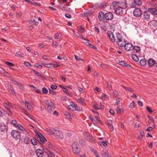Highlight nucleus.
Wrapping results in <instances>:
<instances>
[{"label":"nucleus","instance_id":"3c124183","mask_svg":"<svg viewBox=\"0 0 157 157\" xmlns=\"http://www.w3.org/2000/svg\"><path fill=\"white\" fill-rule=\"evenodd\" d=\"M32 143L34 145L37 144V142L34 139H32L31 140Z\"/></svg>","mask_w":157,"mask_h":157},{"label":"nucleus","instance_id":"6ab92c4d","mask_svg":"<svg viewBox=\"0 0 157 157\" xmlns=\"http://www.w3.org/2000/svg\"><path fill=\"white\" fill-rule=\"evenodd\" d=\"M119 6L121 7L122 8L125 9L127 7V2L125 1H124V2H119Z\"/></svg>","mask_w":157,"mask_h":157},{"label":"nucleus","instance_id":"ddd939ff","mask_svg":"<svg viewBox=\"0 0 157 157\" xmlns=\"http://www.w3.org/2000/svg\"><path fill=\"white\" fill-rule=\"evenodd\" d=\"M104 17L106 20H111L113 18V15L111 12H108L104 15Z\"/></svg>","mask_w":157,"mask_h":157},{"label":"nucleus","instance_id":"a211bd4d","mask_svg":"<svg viewBox=\"0 0 157 157\" xmlns=\"http://www.w3.org/2000/svg\"><path fill=\"white\" fill-rule=\"evenodd\" d=\"M41 63L43 65L47 68H52V65H51V63H49L47 62L42 61H41Z\"/></svg>","mask_w":157,"mask_h":157},{"label":"nucleus","instance_id":"0e129e2a","mask_svg":"<svg viewBox=\"0 0 157 157\" xmlns=\"http://www.w3.org/2000/svg\"><path fill=\"white\" fill-rule=\"evenodd\" d=\"M117 111L118 113H121L123 111V110L122 109L118 107L117 109Z\"/></svg>","mask_w":157,"mask_h":157},{"label":"nucleus","instance_id":"ea45409f","mask_svg":"<svg viewBox=\"0 0 157 157\" xmlns=\"http://www.w3.org/2000/svg\"><path fill=\"white\" fill-rule=\"evenodd\" d=\"M134 49L137 52H138L140 51V48L138 46H135L134 47Z\"/></svg>","mask_w":157,"mask_h":157},{"label":"nucleus","instance_id":"09e8293b","mask_svg":"<svg viewBox=\"0 0 157 157\" xmlns=\"http://www.w3.org/2000/svg\"><path fill=\"white\" fill-rule=\"evenodd\" d=\"M48 145L50 148H51L54 151V149L55 148L54 146L50 143H48Z\"/></svg>","mask_w":157,"mask_h":157},{"label":"nucleus","instance_id":"1a4fd4ad","mask_svg":"<svg viewBox=\"0 0 157 157\" xmlns=\"http://www.w3.org/2000/svg\"><path fill=\"white\" fill-rule=\"evenodd\" d=\"M124 9L121 7L119 6L115 10V11L117 14L122 15L123 13Z\"/></svg>","mask_w":157,"mask_h":157},{"label":"nucleus","instance_id":"e2e57ef3","mask_svg":"<svg viewBox=\"0 0 157 157\" xmlns=\"http://www.w3.org/2000/svg\"><path fill=\"white\" fill-rule=\"evenodd\" d=\"M51 65H52V67H57L59 66V65L58 64L56 63H51Z\"/></svg>","mask_w":157,"mask_h":157},{"label":"nucleus","instance_id":"bb28decb","mask_svg":"<svg viewBox=\"0 0 157 157\" xmlns=\"http://www.w3.org/2000/svg\"><path fill=\"white\" fill-rule=\"evenodd\" d=\"M32 71L37 76L40 78L42 77H43L41 74L38 71L34 69H32Z\"/></svg>","mask_w":157,"mask_h":157},{"label":"nucleus","instance_id":"cd10ccee","mask_svg":"<svg viewBox=\"0 0 157 157\" xmlns=\"http://www.w3.org/2000/svg\"><path fill=\"white\" fill-rule=\"evenodd\" d=\"M118 64L120 65L128 67V66H129L128 64L126 63L124 61H119L118 62Z\"/></svg>","mask_w":157,"mask_h":157},{"label":"nucleus","instance_id":"a18cd8bd","mask_svg":"<svg viewBox=\"0 0 157 157\" xmlns=\"http://www.w3.org/2000/svg\"><path fill=\"white\" fill-rule=\"evenodd\" d=\"M107 125L109 126L112 124V121L111 120H108L107 122Z\"/></svg>","mask_w":157,"mask_h":157},{"label":"nucleus","instance_id":"20e7f679","mask_svg":"<svg viewBox=\"0 0 157 157\" xmlns=\"http://www.w3.org/2000/svg\"><path fill=\"white\" fill-rule=\"evenodd\" d=\"M116 38L118 45L120 46L122 45V44L125 41L123 39L121 35L119 33L116 34Z\"/></svg>","mask_w":157,"mask_h":157},{"label":"nucleus","instance_id":"69168bd1","mask_svg":"<svg viewBox=\"0 0 157 157\" xmlns=\"http://www.w3.org/2000/svg\"><path fill=\"white\" fill-rule=\"evenodd\" d=\"M65 17L68 18H71V15L69 13H66L65 14Z\"/></svg>","mask_w":157,"mask_h":157},{"label":"nucleus","instance_id":"8fccbe9b","mask_svg":"<svg viewBox=\"0 0 157 157\" xmlns=\"http://www.w3.org/2000/svg\"><path fill=\"white\" fill-rule=\"evenodd\" d=\"M64 114L68 118H70L71 116L70 114L68 112H65L64 113Z\"/></svg>","mask_w":157,"mask_h":157},{"label":"nucleus","instance_id":"49530a36","mask_svg":"<svg viewBox=\"0 0 157 157\" xmlns=\"http://www.w3.org/2000/svg\"><path fill=\"white\" fill-rule=\"evenodd\" d=\"M24 64L28 67H29L31 66L30 63L28 62H25L24 63Z\"/></svg>","mask_w":157,"mask_h":157},{"label":"nucleus","instance_id":"4c0bfd02","mask_svg":"<svg viewBox=\"0 0 157 157\" xmlns=\"http://www.w3.org/2000/svg\"><path fill=\"white\" fill-rule=\"evenodd\" d=\"M106 6V4L105 3H102L99 5L98 7L100 9L104 8Z\"/></svg>","mask_w":157,"mask_h":157},{"label":"nucleus","instance_id":"58836bf2","mask_svg":"<svg viewBox=\"0 0 157 157\" xmlns=\"http://www.w3.org/2000/svg\"><path fill=\"white\" fill-rule=\"evenodd\" d=\"M61 37V35H60L58 33H56L55 34L54 37L56 39H58L60 38Z\"/></svg>","mask_w":157,"mask_h":157},{"label":"nucleus","instance_id":"864d4df0","mask_svg":"<svg viewBox=\"0 0 157 157\" xmlns=\"http://www.w3.org/2000/svg\"><path fill=\"white\" fill-rule=\"evenodd\" d=\"M26 107L28 109L31 110V109L33 108V105H31L30 103V104L27 106Z\"/></svg>","mask_w":157,"mask_h":157},{"label":"nucleus","instance_id":"aec40b11","mask_svg":"<svg viewBox=\"0 0 157 157\" xmlns=\"http://www.w3.org/2000/svg\"><path fill=\"white\" fill-rule=\"evenodd\" d=\"M147 62L149 66L152 67L154 65L155 60L152 58H150L148 59Z\"/></svg>","mask_w":157,"mask_h":157},{"label":"nucleus","instance_id":"c03bdc74","mask_svg":"<svg viewBox=\"0 0 157 157\" xmlns=\"http://www.w3.org/2000/svg\"><path fill=\"white\" fill-rule=\"evenodd\" d=\"M135 102L133 101L130 104L129 107L130 108H134L135 107Z\"/></svg>","mask_w":157,"mask_h":157},{"label":"nucleus","instance_id":"5fc2aeb1","mask_svg":"<svg viewBox=\"0 0 157 157\" xmlns=\"http://www.w3.org/2000/svg\"><path fill=\"white\" fill-rule=\"evenodd\" d=\"M49 94H52L53 95H55L56 94V92L52 90L49 89Z\"/></svg>","mask_w":157,"mask_h":157},{"label":"nucleus","instance_id":"412c9836","mask_svg":"<svg viewBox=\"0 0 157 157\" xmlns=\"http://www.w3.org/2000/svg\"><path fill=\"white\" fill-rule=\"evenodd\" d=\"M119 2L117 1L114 2L113 4H111L110 6V7L112 9V8H113L114 9H116L117 7H119L118 6H119Z\"/></svg>","mask_w":157,"mask_h":157},{"label":"nucleus","instance_id":"774afa93","mask_svg":"<svg viewBox=\"0 0 157 157\" xmlns=\"http://www.w3.org/2000/svg\"><path fill=\"white\" fill-rule=\"evenodd\" d=\"M120 102V99L119 98H117L116 100L115 104L118 105L119 104Z\"/></svg>","mask_w":157,"mask_h":157},{"label":"nucleus","instance_id":"9d476101","mask_svg":"<svg viewBox=\"0 0 157 157\" xmlns=\"http://www.w3.org/2000/svg\"><path fill=\"white\" fill-rule=\"evenodd\" d=\"M76 106L73 102H71L70 104L67 106V109L70 110L75 111L76 109Z\"/></svg>","mask_w":157,"mask_h":157},{"label":"nucleus","instance_id":"c85d7f7f","mask_svg":"<svg viewBox=\"0 0 157 157\" xmlns=\"http://www.w3.org/2000/svg\"><path fill=\"white\" fill-rule=\"evenodd\" d=\"M98 143L100 145L102 146L105 147H106L107 146L106 142L105 141H103L102 142H99Z\"/></svg>","mask_w":157,"mask_h":157},{"label":"nucleus","instance_id":"dca6fc26","mask_svg":"<svg viewBox=\"0 0 157 157\" xmlns=\"http://www.w3.org/2000/svg\"><path fill=\"white\" fill-rule=\"evenodd\" d=\"M150 15L147 12H144L143 14V18L144 20L147 21L150 20Z\"/></svg>","mask_w":157,"mask_h":157},{"label":"nucleus","instance_id":"473e14b6","mask_svg":"<svg viewBox=\"0 0 157 157\" xmlns=\"http://www.w3.org/2000/svg\"><path fill=\"white\" fill-rule=\"evenodd\" d=\"M42 92L44 94H47L48 93V90L45 87H44L42 88Z\"/></svg>","mask_w":157,"mask_h":157},{"label":"nucleus","instance_id":"052dcab7","mask_svg":"<svg viewBox=\"0 0 157 157\" xmlns=\"http://www.w3.org/2000/svg\"><path fill=\"white\" fill-rule=\"evenodd\" d=\"M42 59H43L46 60H49V57H48L46 56V55H44L43 56H42Z\"/></svg>","mask_w":157,"mask_h":157},{"label":"nucleus","instance_id":"7ed1b4c3","mask_svg":"<svg viewBox=\"0 0 157 157\" xmlns=\"http://www.w3.org/2000/svg\"><path fill=\"white\" fill-rule=\"evenodd\" d=\"M52 131L54 136L56 138L60 139L63 138V136L61 131L55 129H53Z\"/></svg>","mask_w":157,"mask_h":157},{"label":"nucleus","instance_id":"9b49d317","mask_svg":"<svg viewBox=\"0 0 157 157\" xmlns=\"http://www.w3.org/2000/svg\"><path fill=\"white\" fill-rule=\"evenodd\" d=\"M8 127L4 123H0V131L2 132H5L7 131Z\"/></svg>","mask_w":157,"mask_h":157},{"label":"nucleus","instance_id":"de8ad7c7","mask_svg":"<svg viewBox=\"0 0 157 157\" xmlns=\"http://www.w3.org/2000/svg\"><path fill=\"white\" fill-rule=\"evenodd\" d=\"M74 56H75V59L76 60H78L79 61H83V59H81L80 57H78L76 55H75Z\"/></svg>","mask_w":157,"mask_h":157},{"label":"nucleus","instance_id":"6e6d98bb","mask_svg":"<svg viewBox=\"0 0 157 157\" xmlns=\"http://www.w3.org/2000/svg\"><path fill=\"white\" fill-rule=\"evenodd\" d=\"M19 86V88L21 90H23L24 89V87L21 83H19V85H17Z\"/></svg>","mask_w":157,"mask_h":157},{"label":"nucleus","instance_id":"2f4dec72","mask_svg":"<svg viewBox=\"0 0 157 157\" xmlns=\"http://www.w3.org/2000/svg\"><path fill=\"white\" fill-rule=\"evenodd\" d=\"M102 153L105 154V157H111V155L109 154L108 152L106 151H102Z\"/></svg>","mask_w":157,"mask_h":157},{"label":"nucleus","instance_id":"f257e3e1","mask_svg":"<svg viewBox=\"0 0 157 157\" xmlns=\"http://www.w3.org/2000/svg\"><path fill=\"white\" fill-rule=\"evenodd\" d=\"M44 103L47 106V110L48 113H51L55 108L54 103L50 100H45Z\"/></svg>","mask_w":157,"mask_h":157},{"label":"nucleus","instance_id":"f03ea898","mask_svg":"<svg viewBox=\"0 0 157 157\" xmlns=\"http://www.w3.org/2000/svg\"><path fill=\"white\" fill-rule=\"evenodd\" d=\"M120 47H124L125 50L127 51H130L134 50V46L130 43H126V41L125 40L123 44Z\"/></svg>","mask_w":157,"mask_h":157},{"label":"nucleus","instance_id":"393cba45","mask_svg":"<svg viewBox=\"0 0 157 157\" xmlns=\"http://www.w3.org/2000/svg\"><path fill=\"white\" fill-rule=\"evenodd\" d=\"M122 86L125 90L127 91H128L129 92H133V89L129 87H126L124 86Z\"/></svg>","mask_w":157,"mask_h":157},{"label":"nucleus","instance_id":"13d9d810","mask_svg":"<svg viewBox=\"0 0 157 157\" xmlns=\"http://www.w3.org/2000/svg\"><path fill=\"white\" fill-rule=\"evenodd\" d=\"M90 149L91 151L94 153V154H95L97 152L92 147H90Z\"/></svg>","mask_w":157,"mask_h":157},{"label":"nucleus","instance_id":"423d86ee","mask_svg":"<svg viewBox=\"0 0 157 157\" xmlns=\"http://www.w3.org/2000/svg\"><path fill=\"white\" fill-rule=\"evenodd\" d=\"M11 135L14 139L18 140L21 138V135L17 130H13L11 132Z\"/></svg>","mask_w":157,"mask_h":157},{"label":"nucleus","instance_id":"39448f33","mask_svg":"<svg viewBox=\"0 0 157 157\" xmlns=\"http://www.w3.org/2000/svg\"><path fill=\"white\" fill-rule=\"evenodd\" d=\"M79 147V145L77 143H73L72 144V151L75 154H78L79 153L80 149L78 147Z\"/></svg>","mask_w":157,"mask_h":157},{"label":"nucleus","instance_id":"4468645a","mask_svg":"<svg viewBox=\"0 0 157 157\" xmlns=\"http://www.w3.org/2000/svg\"><path fill=\"white\" fill-rule=\"evenodd\" d=\"M148 11L153 15H157V10L154 8H149L148 9Z\"/></svg>","mask_w":157,"mask_h":157},{"label":"nucleus","instance_id":"b1692460","mask_svg":"<svg viewBox=\"0 0 157 157\" xmlns=\"http://www.w3.org/2000/svg\"><path fill=\"white\" fill-rule=\"evenodd\" d=\"M137 6H140L142 4V2L141 0H133Z\"/></svg>","mask_w":157,"mask_h":157},{"label":"nucleus","instance_id":"79ce46f5","mask_svg":"<svg viewBox=\"0 0 157 157\" xmlns=\"http://www.w3.org/2000/svg\"><path fill=\"white\" fill-rule=\"evenodd\" d=\"M107 87L108 89H109V90H112V87L111 86V83L110 82H107Z\"/></svg>","mask_w":157,"mask_h":157},{"label":"nucleus","instance_id":"4d7b16f0","mask_svg":"<svg viewBox=\"0 0 157 157\" xmlns=\"http://www.w3.org/2000/svg\"><path fill=\"white\" fill-rule=\"evenodd\" d=\"M57 87V86L56 85H52L51 86V88L52 90H56Z\"/></svg>","mask_w":157,"mask_h":157},{"label":"nucleus","instance_id":"bf43d9fd","mask_svg":"<svg viewBox=\"0 0 157 157\" xmlns=\"http://www.w3.org/2000/svg\"><path fill=\"white\" fill-rule=\"evenodd\" d=\"M93 107L95 109L97 110H98L99 109H100L98 107V105L97 104H95V105H94L93 106Z\"/></svg>","mask_w":157,"mask_h":157},{"label":"nucleus","instance_id":"338daca9","mask_svg":"<svg viewBox=\"0 0 157 157\" xmlns=\"http://www.w3.org/2000/svg\"><path fill=\"white\" fill-rule=\"evenodd\" d=\"M82 108L81 107H78L76 106V110H77L78 111H81L82 110Z\"/></svg>","mask_w":157,"mask_h":157},{"label":"nucleus","instance_id":"7c9ffc66","mask_svg":"<svg viewBox=\"0 0 157 157\" xmlns=\"http://www.w3.org/2000/svg\"><path fill=\"white\" fill-rule=\"evenodd\" d=\"M101 98L103 101H105L108 98V96L105 94H103L101 95Z\"/></svg>","mask_w":157,"mask_h":157},{"label":"nucleus","instance_id":"2eb2a0df","mask_svg":"<svg viewBox=\"0 0 157 157\" xmlns=\"http://www.w3.org/2000/svg\"><path fill=\"white\" fill-rule=\"evenodd\" d=\"M36 154L38 157H42L44 155V151L40 149H38L36 151Z\"/></svg>","mask_w":157,"mask_h":157},{"label":"nucleus","instance_id":"680f3d73","mask_svg":"<svg viewBox=\"0 0 157 157\" xmlns=\"http://www.w3.org/2000/svg\"><path fill=\"white\" fill-rule=\"evenodd\" d=\"M12 83L15 84V85H19V83L17 81H16L15 80H12Z\"/></svg>","mask_w":157,"mask_h":157},{"label":"nucleus","instance_id":"f704fd0d","mask_svg":"<svg viewBox=\"0 0 157 157\" xmlns=\"http://www.w3.org/2000/svg\"><path fill=\"white\" fill-rule=\"evenodd\" d=\"M16 127H18L20 130L22 131H24L25 130V129L20 124H18Z\"/></svg>","mask_w":157,"mask_h":157},{"label":"nucleus","instance_id":"f8f14e48","mask_svg":"<svg viewBox=\"0 0 157 157\" xmlns=\"http://www.w3.org/2000/svg\"><path fill=\"white\" fill-rule=\"evenodd\" d=\"M107 35L112 41H115V39L114 37V35L113 33L110 30H109L107 32Z\"/></svg>","mask_w":157,"mask_h":157},{"label":"nucleus","instance_id":"5701e85b","mask_svg":"<svg viewBox=\"0 0 157 157\" xmlns=\"http://www.w3.org/2000/svg\"><path fill=\"white\" fill-rule=\"evenodd\" d=\"M147 61L145 59H141L140 61V64L143 66H145L146 64Z\"/></svg>","mask_w":157,"mask_h":157},{"label":"nucleus","instance_id":"a19ab883","mask_svg":"<svg viewBox=\"0 0 157 157\" xmlns=\"http://www.w3.org/2000/svg\"><path fill=\"white\" fill-rule=\"evenodd\" d=\"M98 64L102 68H105L107 67V66L106 64H103L101 63H98Z\"/></svg>","mask_w":157,"mask_h":157},{"label":"nucleus","instance_id":"0eeeda50","mask_svg":"<svg viewBox=\"0 0 157 157\" xmlns=\"http://www.w3.org/2000/svg\"><path fill=\"white\" fill-rule=\"evenodd\" d=\"M36 136L39 142L41 144H43L47 140L39 132L36 133Z\"/></svg>","mask_w":157,"mask_h":157},{"label":"nucleus","instance_id":"f3484780","mask_svg":"<svg viewBox=\"0 0 157 157\" xmlns=\"http://www.w3.org/2000/svg\"><path fill=\"white\" fill-rule=\"evenodd\" d=\"M104 13L102 12H100L99 13L98 18L100 21H102L104 20L105 18Z\"/></svg>","mask_w":157,"mask_h":157},{"label":"nucleus","instance_id":"603ef678","mask_svg":"<svg viewBox=\"0 0 157 157\" xmlns=\"http://www.w3.org/2000/svg\"><path fill=\"white\" fill-rule=\"evenodd\" d=\"M6 63L10 67L13 66H14V64L8 61L6 62Z\"/></svg>","mask_w":157,"mask_h":157},{"label":"nucleus","instance_id":"c756f323","mask_svg":"<svg viewBox=\"0 0 157 157\" xmlns=\"http://www.w3.org/2000/svg\"><path fill=\"white\" fill-rule=\"evenodd\" d=\"M132 59L133 60L137 62L139 61V58L136 55L133 54L132 56Z\"/></svg>","mask_w":157,"mask_h":157},{"label":"nucleus","instance_id":"e433bc0d","mask_svg":"<svg viewBox=\"0 0 157 157\" xmlns=\"http://www.w3.org/2000/svg\"><path fill=\"white\" fill-rule=\"evenodd\" d=\"M3 105L5 106V107L6 108V109H8L9 108L8 107L9 106L11 107H12V105H11V104L10 103L7 104L6 103H4Z\"/></svg>","mask_w":157,"mask_h":157},{"label":"nucleus","instance_id":"c9c22d12","mask_svg":"<svg viewBox=\"0 0 157 157\" xmlns=\"http://www.w3.org/2000/svg\"><path fill=\"white\" fill-rule=\"evenodd\" d=\"M11 124H13V126L16 127L17 126L18 124L17 121L16 120H13L11 123Z\"/></svg>","mask_w":157,"mask_h":157},{"label":"nucleus","instance_id":"a878e982","mask_svg":"<svg viewBox=\"0 0 157 157\" xmlns=\"http://www.w3.org/2000/svg\"><path fill=\"white\" fill-rule=\"evenodd\" d=\"M8 88L12 94L13 95L15 94V92L13 87L11 85H9L8 86Z\"/></svg>","mask_w":157,"mask_h":157},{"label":"nucleus","instance_id":"72a5a7b5","mask_svg":"<svg viewBox=\"0 0 157 157\" xmlns=\"http://www.w3.org/2000/svg\"><path fill=\"white\" fill-rule=\"evenodd\" d=\"M15 55L16 56L19 57H22L23 56V53L20 52H17L15 53Z\"/></svg>","mask_w":157,"mask_h":157},{"label":"nucleus","instance_id":"37998d69","mask_svg":"<svg viewBox=\"0 0 157 157\" xmlns=\"http://www.w3.org/2000/svg\"><path fill=\"white\" fill-rule=\"evenodd\" d=\"M146 109L151 114L153 112V111L151 108L148 106L146 107Z\"/></svg>","mask_w":157,"mask_h":157},{"label":"nucleus","instance_id":"4be33fe9","mask_svg":"<svg viewBox=\"0 0 157 157\" xmlns=\"http://www.w3.org/2000/svg\"><path fill=\"white\" fill-rule=\"evenodd\" d=\"M85 99L84 98H80L76 99V101L78 103H81L82 105H85V103L84 102Z\"/></svg>","mask_w":157,"mask_h":157},{"label":"nucleus","instance_id":"6e6552de","mask_svg":"<svg viewBox=\"0 0 157 157\" xmlns=\"http://www.w3.org/2000/svg\"><path fill=\"white\" fill-rule=\"evenodd\" d=\"M134 16L136 17H140L142 15L141 10L138 8H135L133 12Z\"/></svg>","mask_w":157,"mask_h":157}]
</instances>
